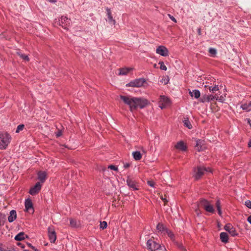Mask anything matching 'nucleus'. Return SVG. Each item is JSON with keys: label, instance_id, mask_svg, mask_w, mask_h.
<instances>
[{"label": "nucleus", "instance_id": "nucleus-1", "mask_svg": "<svg viewBox=\"0 0 251 251\" xmlns=\"http://www.w3.org/2000/svg\"><path fill=\"white\" fill-rule=\"evenodd\" d=\"M120 98L125 104L128 106L131 112L138 108H144L149 103L147 99L143 98L134 97L129 95H121Z\"/></svg>", "mask_w": 251, "mask_h": 251}, {"label": "nucleus", "instance_id": "nucleus-2", "mask_svg": "<svg viewBox=\"0 0 251 251\" xmlns=\"http://www.w3.org/2000/svg\"><path fill=\"white\" fill-rule=\"evenodd\" d=\"M0 149L2 150L5 149L10 143L11 136L6 132L0 133Z\"/></svg>", "mask_w": 251, "mask_h": 251}, {"label": "nucleus", "instance_id": "nucleus-3", "mask_svg": "<svg viewBox=\"0 0 251 251\" xmlns=\"http://www.w3.org/2000/svg\"><path fill=\"white\" fill-rule=\"evenodd\" d=\"M194 177L196 179H199L205 173L212 172L211 169L210 168H205L204 167H197L194 169Z\"/></svg>", "mask_w": 251, "mask_h": 251}, {"label": "nucleus", "instance_id": "nucleus-4", "mask_svg": "<svg viewBox=\"0 0 251 251\" xmlns=\"http://www.w3.org/2000/svg\"><path fill=\"white\" fill-rule=\"evenodd\" d=\"M147 247L148 249L151 251H163L160 245L152 240H149L147 241Z\"/></svg>", "mask_w": 251, "mask_h": 251}, {"label": "nucleus", "instance_id": "nucleus-5", "mask_svg": "<svg viewBox=\"0 0 251 251\" xmlns=\"http://www.w3.org/2000/svg\"><path fill=\"white\" fill-rule=\"evenodd\" d=\"M198 205L202 206L206 211L210 213H214V209L212 204L205 199H201L198 203Z\"/></svg>", "mask_w": 251, "mask_h": 251}, {"label": "nucleus", "instance_id": "nucleus-6", "mask_svg": "<svg viewBox=\"0 0 251 251\" xmlns=\"http://www.w3.org/2000/svg\"><path fill=\"white\" fill-rule=\"evenodd\" d=\"M146 82L144 78H140L131 81L130 82L126 84L127 87H141L143 86L144 84Z\"/></svg>", "mask_w": 251, "mask_h": 251}, {"label": "nucleus", "instance_id": "nucleus-7", "mask_svg": "<svg viewBox=\"0 0 251 251\" xmlns=\"http://www.w3.org/2000/svg\"><path fill=\"white\" fill-rule=\"evenodd\" d=\"M48 236L51 243H54L56 239V235L53 226L48 227Z\"/></svg>", "mask_w": 251, "mask_h": 251}, {"label": "nucleus", "instance_id": "nucleus-8", "mask_svg": "<svg viewBox=\"0 0 251 251\" xmlns=\"http://www.w3.org/2000/svg\"><path fill=\"white\" fill-rule=\"evenodd\" d=\"M156 53L162 56H167L169 55L168 50L164 46H158L156 49Z\"/></svg>", "mask_w": 251, "mask_h": 251}, {"label": "nucleus", "instance_id": "nucleus-9", "mask_svg": "<svg viewBox=\"0 0 251 251\" xmlns=\"http://www.w3.org/2000/svg\"><path fill=\"white\" fill-rule=\"evenodd\" d=\"M169 104L170 100L167 97L164 96H161L160 97L159 106L161 109H163L165 108Z\"/></svg>", "mask_w": 251, "mask_h": 251}, {"label": "nucleus", "instance_id": "nucleus-10", "mask_svg": "<svg viewBox=\"0 0 251 251\" xmlns=\"http://www.w3.org/2000/svg\"><path fill=\"white\" fill-rule=\"evenodd\" d=\"M70 22L71 20L66 16H62L59 19V25L65 29L67 28L68 26H70Z\"/></svg>", "mask_w": 251, "mask_h": 251}, {"label": "nucleus", "instance_id": "nucleus-11", "mask_svg": "<svg viewBox=\"0 0 251 251\" xmlns=\"http://www.w3.org/2000/svg\"><path fill=\"white\" fill-rule=\"evenodd\" d=\"M214 100H218V97L216 96H213L212 95H205L201 97L200 99V101L201 102H209L210 101Z\"/></svg>", "mask_w": 251, "mask_h": 251}, {"label": "nucleus", "instance_id": "nucleus-12", "mask_svg": "<svg viewBox=\"0 0 251 251\" xmlns=\"http://www.w3.org/2000/svg\"><path fill=\"white\" fill-rule=\"evenodd\" d=\"M224 229L226 231H228L232 236H235L238 235V232L235 229V227H234L232 225L230 224H226L225 226Z\"/></svg>", "mask_w": 251, "mask_h": 251}, {"label": "nucleus", "instance_id": "nucleus-13", "mask_svg": "<svg viewBox=\"0 0 251 251\" xmlns=\"http://www.w3.org/2000/svg\"><path fill=\"white\" fill-rule=\"evenodd\" d=\"M25 211L28 212H31L32 213L34 212V208L31 200L30 199H27L25 202Z\"/></svg>", "mask_w": 251, "mask_h": 251}, {"label": "nucleus", "instance_id": "nucleus-14", "mask_svg": "<svg viewBox=\"0 0 251 251\" xmlns=\"http://www.w3.org/2000/svg\"><path fill=\"white\" fill-rule=\"evenodd\" d=\"M42 185L40 182L36 183L35 186L30 189L29 193L31 195H35L40 191Z\"/></svg>", "mask_w": 251, "mask_h": 251}, {"label": "nucleus", "instance_id": "nucleus-15", "mask_svg": "<svg viewBox=\"0 0 251 251\" xmlns=\"http://www.w3.org/2000/svg\"><path fill=\"white\" fill-rule=\"evenodd\" d=\"M175 147L177 150H178L181 151H186L187 149L186 144L182 141H180L178 142L175 146Z\"/></svg>", "mask_w": 251, "mask_h": 251}, {"label": "nucleus", "instance_id": "nucleus-16", "mask_svg": "<svg viewBox=\"0 0 251 251\" xmlns=\"http://www.w3.org/2000/svg\"><path fill=\"white\" fill-rule=\"evenodd\" d=\"M195 148L196 149L199 151H203L205 149L204 141L201 140H197L196 141Z\"/></svg>", "mask_w": 251, "mask_h": 251}, {"label": "nucleus", "instance_id": "nucleus-17", "mask_svg": "<svg viewBox=\"0 0 251 251\" xmlns=\"http://www.w3.org/2000/svg\"><path fill=\"white\" fill-rule=\"evenodd\" d=\"M240 108L246 112L250 111L251 110V101H246L243 103L241 105Z\"/></svg>", "mask_w": 251, "mask_h": 251}, {"label": "nucleus", "instance_id": "nucleus-18", "mask_svg": "<svg viewBox=\"0 0 251 251\" xmlns=\"http://www.w3.org/2000/svg\"><path fill=\"white\" fill-rule=\"evenodd\" d=\"M126 183L127 185L133 190H136L138 189L136 182L132 179L129 178H127Z\"/></svg>", "mask_w": 251, "mask_h": 251}, {"label": "nucleus", "instance_id": "nucleus-19", "mask_svg": "<svg viewBox=\"0 0 251 251\" xmlns=\"http://www.w3.org/2000/svg\"><path fill=\"white\" fill-rule=\"evenodd\" d=\"M106 11L109 23H110L112 24V25H115L116 24V21L112 16L110 9L108 7L106 8Z\"/></svg>", "mask_w": 251, "mask_h": 251}, {"label": "nucleus", "instance_id": "nucleus-20", "mask_svg": "<svg viewBox=\"0 0 251 251\" xmlns=\"http://www.w3.org/2000/svg\"><path fill=\"white\" fill-rule=\"evenodd\" d=\"M17 218L16 212L15 210L10 211L9 215L8 217V221L9 223L13 222Z\"/></svg>", "mask_w": 251, "mask_h": 251}, {"label": "nucleus", "instance_id": "nucleus-21", "mask_svg": "<svg viewBox=\"0 0 251 251\" xmlns=\"http://www.w3.org/2000/svg\"><path fill=\"white\" fill-rule=\"evenodd\" d=\"M25 238H28L27 235H25L24 232H21L15 236L14 239L16 241H22Z\"/></svg>", "mask_w": 251, "mask_h": 251}, {"label": "nucleus", "instance_id": "nucleus-22", "mask_svg": "<svg viewBox=\"0 0 251 251\" xmlns=\"http://www.w3.org/2000/svg\"><path fill=\"white\" fill-rule=\"evenodd\" d=\"M38 179L42 183H43L46 179L47 174L45 172H40L38 174Z\"/></svg>", "mask_w": 251, "mask_h": 251}, {"label": "nucleus", "instance_id": "nucleus-23", "mask_svg": "<svg viewBox=\"0 0 251 251\" xmlns=\"http://www.w3.org/2000/svg\"><path fill=\"white\" fill-rule=\"evenodd\" d=\"M130 68H123L119 69V75H127L131 70Z\"/></svg>", "mask_w": 251, "mask_h": 251}, {"label": "nucleus", "instance_id": "nucleus-24", "mask_svg": "<svg viewBox=\"0 0 251 251\" xmlns=\"http://www.w3.org/2000/svg\"><path fill=\"white\" fill-rule=\"evenodd\" d=\"M221 240L222 242L226 243L228 241V237L227 234L226 232H221L220 235Z\"/></svg>", "mask_w": 251, "mask_h": 251}, {"label": "nucleus", "instance_id": "nucleus-25", "mask_svg": "<svg viewBox=\"0 0 251 251\" xmlns=\"http://www.w3.org/2000/svg\"><path fill=\"white\" fill-rule=\"evenodd\" d=\"M205 88H207L209 91L210 92L214 93L216 91H217L219 90V86L218 85H215L214 86H209L205 85L204 86Z\"/></svg>", "mask_w": 251, "mask_h": 251}, {"label": "nucleus", "instance_id": "nucleus-26", "mask_svg": "<svg viewBox=\"0 0 251 251\" xmlns=\"http://www.w3.org/2000/svg\"><path fill=\"white\" fill-rule=\"evenodd\" d=\"M189 94L192 97H194L196 99L200 98L201 95L200 91L197 89L194 90L192 92L190 91Z\"/></svg>", "mask_w": 251, "mask_h": 251}, {"label": "nucleus", "instance_id": "nucleus-27", "mask_svg": "<svg viewBox=\"0 0 251 251\" xmlns=\"http://www.w3.org/2000/svg\"><path fill=\"white\" fill-rule=\"evenodd\" d=\"M132 154L133 158L136 161L140 160L142 157V155L139 151H133Z\"/></svg>", "mask_w": 251, "mask_h": 251}, {"label": "nucleus", "instance_id": "nucleus-28", "mask_svg": "<svg viewBox=\"0 0 251 251\" xmlns=\"http://www.w3.org/2000/svg\"><path fill=\"white\" fill-rule=\"evenodd\" d=\"M156 228L157 230L159 232H161L162 233L163 232H166V230H167L163 226V224L159 223L157 224L156 226Z\"/></svg>", "mask_w": 251, "mask_h": 251}, {"label": "nucleus", "instance_id": "nucleus-29", "mask_svg": "<svg viewBox=\"0 0 251 251\" xmlns=\"http://www.w3.org/2000/svg\"><path fill=\"white\" fill-rule=\"evenodd\" d=\"M215 204H216L217 209L218 210V214L220 216H221L222 212V210H221V202H220V201L219 200H217L216 201Z\"/></svg>", "mask_w": 251, "mask_h": 251}, {"label": "nucleus", "instance_id": "nucleus-30", "mask_svg": "<svg viewBox=\"0 0 251 251\" xmlns=\"http://www.w3.org/2000/svg\"><path fill=\"white\" fill-rule=\"evenodd\" d=\"M184 125L189 129L192 128V125L188 119H185L183 121Z\"/></svg>", "mask_w": 251, "mask_h": 251}, {"label": "nucleus", "instance_id": "nucleus-31", "mask_svg": "<svg viewBox=\"0 0 251 251\" xmlns=\"http://www.w3.org/2000/svg\"><path fill=\"white\" fill-rule=\"evenodd\" d=\"M17 54L21 58H22L23 60H25V61H29V57H28L27 55H25V54H24L22 53H21L20 52H19V51H17Z\"/></svg>", "mask_w": 251, "mask_h": 251}, {"label": "nucleus", "instance_id": "nucleus-32", "mask_svg": "<svg viewBox=\"0 0 251 251\" xmlns=\"http://www.w3.org/2000/svg\"><path fill=\"white\" fill-rule=\"evenodd\" d=\"M169 81V78L168 76H164L160 80V82L166 85L168 83Z\"/></svg>", "mask_w": 251, "mask_h": 251}, {"label": "nucleus", "instance_id": "nucleus-33", "mask_svg": "<svg viewBox=\"0 0 251 251\" xmlns=\"http://www.w3.org/2000/svg\"><path fill=\"white\" fill-rule=\"evenodd\" d=\"M158 64L160 65V69L163 71L167 70V67L165 65L164 63L162 61H160L158 63Z\"/></svg>", "mask_w": 251, "mask_h": 251}, {"label": "nucleus", "instance_id": "nucleus-34", "mask_svg": "<svg viewBox=\"0 0 251 251\" xmlns=\"http://www.w3.org/2000/svg\"><path fill=\"white\" fill-rule=\"evenodd\" d=\"M209 52L211 54L212 56H214L216 54L217 50L214 48H210L209 49Z\"/></svg>", "mask_w": 251, "mask_h": 251}, {"label": "nucleus", "instance_id": "nucleus-35", "mask_svg": "<svg viewBox=\"0 0 251 251\" xmlns=\"http://www.w3.org/2000/svg\"><path fill=\"white\" fill-rule=\"evenodd\" d=\"M25 126L23 124L19 125L16 129V133H19L20 131H22L24 128Z\"/></svg>", "mask_w": 251, "mask_h": 251}, {"label": "nucleus", "instance_id": "nucleus-36", "mask_svg": "<svg viewBox=\"0 0 251 251\" xmlns=\"http://www.w3.org/2000/svg\"><path fill=\"white\" fill-rule=\"evenodd\" d=\"M107 226V223L105 221L101 222L100 223V228L104 229L106 228Z\"/></svg>", "mask_w": 251, "mask_h": 251}, {"label": "nucleus", "instance_id": "nucleus-37", "mask_svg": "<svg viewBox=\"0 0 251 251\" xmlns=\"http://www.w3.org/2000/svg\"><path fill=\"white\" fill-rule=\"evenodd\" d=\"M70 224L72 227H76L77 226L76 220L72 219L70 220Z\"/></svg>", "mask_w": 251, "mask_h": 251}, {"label": "nucleus", "instance_id": "nucleus-38", "mask_svg": "<svg viewBox=\"0 0 251 251\" xmlns=\"http://www.w3.org/2000/svg\"><path fill=\"white\" fill-rule=\"evenodd\" d=\"M178 247L181 251H187L186 248L184 247L182 243L178 244Z\"/></svg>", "mask_w": 251, "mask_h": 251}, {"label": "nucleus", "instance_id": "nucleus-39", "mask_svg": "<svg viewBox=\"0 0 251 251\" xmlns=\"http://www.w3.org/2000/svg\"><path fill=\"white\" fill-rule=\"evenodd\" d=\"M4 216L0 215V226L3 225L4 223Z\"/></svg>", "mask_w": 251, "mask_h": 251}, {"label": "nucleus", "instance_id": "nucleus-40", "mask_svg": "<svg viewBox=\"0 0 251 251\" xmlns=\"http://www.w3.org/2000/svg\"><path fill=\"white\" fill-rule=\"evenodd\" d=\"M245 204L248 208L251 209V201L249 200L246 201Z\"/></svg>", "mask_w": 251, "mask_h": 251}, {"label": "nucleus", "instance_id": "nucleus-41", "mask_svg": "<svg viewBox=\"0 0 251 251\" xmlns=\"http://www.w3.org/2000/svg\"><path fill=\"white\" fill-rule=\"evenodd\" d=\"M166 233L168 234V235L171 238L173 239L174 238V234L171 231L168 230H166Z\"/></svg>", "mask_w": 251, "mask_h": 251}, {"label": "nucleus", "instance_id": "nucleus-42", "mask_svg": "<svg viewBox=\"0 0 251 251\" xmlns=\"http://www.w3.org/2000/svg\"><path fill=\"white\" fill-rule=\"evenodd\" d=\"M108 168L110 169L111 170H114V171H117L118 170V168L114 166V165H109L108 166Z\"/></svg>", "mask_w": 251, "mask_h": 251}, {"label": "nucleus", "instance_id": "nucleus-43", "mask_svg": "<svg viewBox=\"0 0 251 251\" xmlns=\"http://www.w3.org/2000/svg\"><path fill=\"white\" fill-rule=\"evenodd\" d=\"M148 184L151 187H154V183L153 181H148Z\"/></svg>", "mask_w": 251, "mask_h": 251}, {"label": "nucleus", "instance_id": "nucleus-44", "mask_svg": "<svg viewBox=\"0 0 251 251\" xmlns=\"http://www.w3.org/2000/svg\"><path fill=\"white\" fill-rule=\"evenodd\" d=\"M168 16L169 17V18L172 20L173 21V22H174L175 23H176V19L173 16H172L170 14H169L168 15Z\"/></svg>", "mask_w": 251, "mask_h": 251}, {"label": "nucleus", "instance_id": "nucleus-45", "mask_svg": "<svg viewBox=\"0 0 251 251\" xmlns=\"http://www.w3.org/2000/svg\"><path fill=\"white\" fill-rule=\"evenodd\" d=\"M27 245L29 247L31 248L32 249H33V250L35 251H37V249L33 246H32L31 244L30 243H27Z\"/></svg>", "mask_w": 251, "mask_h": 251}, {"label": "nucleus", "instance_id": "nucleus-46", "mask_svg": "<svg viewBox=\"0 0 251 251\" xmlns=\"http://www.w3.org/2000/svg\"><path fill=\"white\" fill-rule=\"evenodd\" d=\"M56 136L58 137L62 135V131L61 130H58L57 132L55 133Z\"/></svg>", "mask_w": 251, "mask_h": 251}, {"label": "nucleus", "instance_id": "nucleus-47", "mask_svg": "<svg viewBox=\"0 0 251 251\" xmlns=\"http://www.w3.org/2000/svg\"><path fill=\"white\" fill-rule=\"evenodd\" d=\"M0 251H15L14 249L5 250L0 247Z\"/></svg>", "mask_w": 251, "mask_h": 251}, {"label": "nucleus", "instance_id": "nucleus-48", "mask_svg": "<svg viewBox=\"0 0 251 251\" xmlns=\"http://www.w3.org/2000/svg\"><path fill=\"white\" fill-rule=\"evenodd\" d=\"M130 166V164L128 163H126L124 164V167L125 169L128 168Z\"/></svg>", "mask_w": 251, "mask_h": 251}, {"label": "nucleus", "instance_id": "nucleus-49", "mask_svg": "<svg viewBox=\"0 0 251 251\" xmlns=\"http://www.w3.org/2000/svg\"><path fill=\"white\" fill-rule=\"evenodd\" d=\"M217 100H218L220 102H223L224 101L225 99H224V97L221 96L220 97L219 99L218 98Z\"/></svg>", "mask_w": 251, "mask_h": 251}, {"label": "nucleus", "instance_id": "nucleus-50", "mask_svg": "<svg viewBox=\"0 0 251 251\" xmlns=\"http://www.w3.org/2000/svg\"><path fill=\"white\" fill-rule=\"evenodd\" d=\"M247 221L251 225V215L248 217Z\"/></svg>", "mask_w": 251, "mask_h": 251}, {"label": "nucleus", "instance_id": "nucleus-51", "mask_svg": "<svg viewBox=\"0 0 251 251\" xmlns=\"http://www.w3.org/2000/svg\"><path fill=\"white\" fill-rule=\"evenodd\" d=\"M248 146L251 147V139L250 140L248 143Z\"/></svg>", "mask_w": 251, "mask_h": 251}, {"label": "nucleus", "instance_id": "nucleus-52", "mask_svg": "<svg viewBox=\"0 0 251 251\" xmlns=\"http://www.w3.org/2000/svg\"><path fill=\"white\" fill-rule=\"evenodd\" d=\"M198 34H199V35H201V28H198Z\"/></svg>", "mask_w": 251, "mask_h": 251}, {"label": "nucleus", "instance_id": "nucleus-53", "mask_svg": "<svg viewBox=\"0 0 251 251\" xmlns=\"http://www.w3.org/2000/svg\"><path fill=\"white\" fill-rule=\"evenodd\" d=\"M48 0L50 2H55L56 1V0Z\"/></svg>", "mask_w": 251, "mask_h": 251}, {"label": "nucleus", "instance_id": "nucleus-54", "mask_svg": "<svg viewBox=\"0 0 251 251\" xmlns=\"http://www.w3.org/2000/svg\"><path fill=\"white\" fill-rule=\"evenodd\" d=\"M141 149V150H142V151H143V152H146V151H145L143 147H142Z\"/></svg>", "mask_w": 251, "mask_h": 251}, {"label": "nucleus", "instance_id": "nucleus-55", "mask_svg": "<svg viewBox=\"0 0 251 251\" xmlns=\"http://www.w3.org/2000/svg\"><path fill=\"white\" fill-rule=\"evenodd\" d=\"M248 122H249V124L250 125V126H251V120H249Z\"/></svg>", "mask_w": 251, "mask_h": 251}, {"label": "nucleus", "instance_id": "nucleus-56", "mask_svg": "<svg viewBox=\"0 0 251 251\" xmlns=\"http://www.w3.org/2000/svg\"><path fill=\"white\" fill-rule=\"evenodd\" d=\"M162 200L164 202L167 201V200H166L165 199L162 198Z\"/></svg>", "mask_w": 251, "mask_h": 251}, {"label": "nucleus", "instance_id": "nucleus-57", "mask_svg": "<svg viewBox=\"0 0 251 251\" xmlns=\"http://www.w3.org/2000/svg\"><path fill=\"white\" fill-rule=\"evenodd\" d=\"M153 67L154 68H156L157 67V65L156 64H154Z\"/></svg>", "mask_w": 251, "mask_h": 251}, {"label": "nucleus", "instance_id": "nucleus-58", "mask_svg": "<svg viewBox=\"0 0 251 251\" xmlns=\"http://www.w3.org/2000/svg\"><path fill=\"white\" fill-rule=\"evenodd\" d=\"M196 212H197V214H198V215H199V214H200V213H199L197 210H196Z\"/></svg>", "mask_w": 251, "mask_h": 251}, {"label": "nucleus", "instance_id": "nucleus-59", "mask_svg": "<svg viewBox=\"0 0 251 251\" xmlns=\"http://www.w3.org/2000/svg\"><path fill=\"white\" fill-rule=\"evenodd\" d=\"M21 247L22 248H24L25 246L22 245V246H21Z\"/></svg>", "mask_w": 251, "mask_h": 251}, {"label": "nucleus", "instance_id": "nucleus-60", "mask_svg": "<svg viewBox=\"0 0 251 251\" xmlns=\"http://www.w3.org/2000/svg\"><path fill=\"white\" fill-rule=\"evenodd\" d=\"M21 245V244L20 243H19V244H18V246H20Z\"/></svg>", "mask_w": 251, "mask_h": 251}]
</instances>
